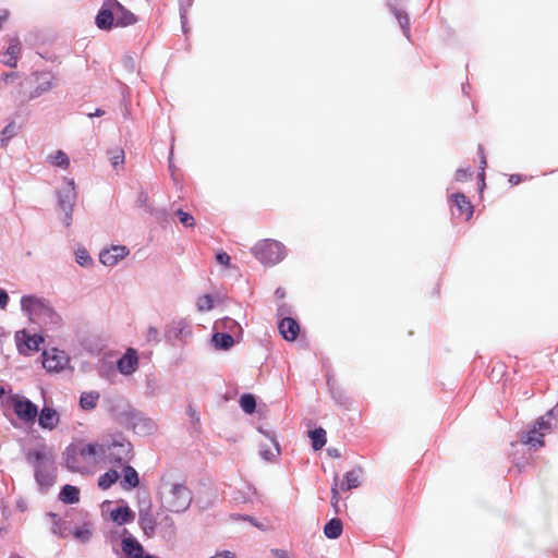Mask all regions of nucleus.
Instances as JSON below:
<instances>
[{
    "label": "nucleus",
    "instance_id": "44",
    "mask_svg": "<svg viewBox=\"0 0 558 558\" xmlns=\"http://www.w3.org/2000/svg\"><path fill=\"white\" fill-rule=\"evenodd\" d=\"M271 555H274L276 558H289V554L287 550L283 549H271Z\"/></svg>",
    "mask_w": 558,
    "mask_h": 558
},
{
    "label": "nucleus",
    "instance_id": "53",
    "mask_svg": "<svg viewBox=\"0 0 558 558\" xmlns=\"http://www.w3.org/2000/svg\"><path fill=\"white\" fill-rule=\"evenodd\" d=\"M338 401L342 404H344L347 401H348V398L347 397H343V396H339V399Z\"/></svg>",
    "mask_w": 558,
    "mask_h": 558
},
{
    "label": "nucleus",
    "instance_id": "17",
    "mask_svg": "<svg viewBox=\"0 0 558 558\" xmlns=\"http://www.w3.org/2000/svg\"><path fill=\"white\" fill-rule=\"evenodd\" d=\"M21 43L19 39H12L8 46V49L3 53V62L14 68L17 64L20 54H21Z\"/></svg>",
    "mask_w": 558,
    "mask_h": 558
},
{
    "label": "nucleus",
    "instance_id": "9",
    "mask_svg": "<svg viewBox=\"0 0 558 558\" xmlns=\"http://www.w3.org/2000/svg\"><path fill=\"white\" fill-rule=\"evenodd\" d=\"M111 7L109 0L104 1L96 16V25L98 28L109 31L116 25V8Z\"/></svg>",
    "mask_w": 558,
    "mask_h": 558
},
{
    "label": "nucleus",
    "instance_id": "4",
    "mask_svg": "<svg viewBox=\"0 0 558 558\" xmlns=\"http://www.w3.org/2000/svg\"><path fill=\"white\" fill-rule=\"evenodd\" d=\"M101 448L100 460L110 464L122 465L128 462L132 451V445L126 439H113L110 444L98 445Z\"/></svg>",
    "mask_w": 558,
    "mask_h": 558
},
{
    "label": "nucleus",
    "instance_id": "29",
    "mask_svg": "<svg viewBox=\"0 0 558 558\" xmlns=\"http://www.w3.org/2000/svg\"><path fill=\"white\" fill-rule=\"evenodd\" d=\"M213 341L216 348L223 350L230 349L234 343L232 336L220 332H217L213 336Z\"/></svg>",
    "mask_w": 558,
    "mask_h": 558
},
{
    "label": "nucleus",
    "instance_id": "2",
    "mask_svg": "<svg viewBox=\"0 0 558 558\" xmlns=\"http://www.w3.org/2000/svg\"><path fill=\"white\" fill-rule=\"evenodd\" d=\"M161 502L168 511L183 512L192 502V492L182 484H171L161 492Z\"/></svg>",
    "mask_w": 558,
    "mask_h": 558
},
{
    "label": "nucleus",
    "instance_id": "31",
    "mask_svg": "<svg viewBox=\"0 0 558 558\" xmlns=\"http://www.w3.org/2000/svg\"><path fill=\"white\" fill-rule=\"evenodd\" d=\"M99 395L97 392H83L80 398V404L84 410H92L97 405Z\"/></svg>",
    "mask_w": 558,
    "mask_h": 558
},
{
    "label": "nucleus",
    "instance_id": "24",
    "mask_svg": "<svg viewBox=\"0 0 558 558\" xmlns=\"http://www.w3.org/2000/svg\"><path fill=\"white\" fill-rule=\"evenodd\" d=\"M140 525L147 536H151L155 533L156 520L149 512H141Z\"/></svg>",
    "mask_w": 558,
    "mask_h": 558
},
{
    "label": "nucleus",
    "instance_id": "35",
    "mask_svg": "<svg viewBox=\"0 0 558 558\" xmlns=\"http://www.w3.org/2000/svg\"><path fill=\"white\" fill-rule=\"evenodd\" d=\"M110 161L114 169L122 167L124 163V151L122 148L112 149L110 153Z\"/></svg>",
    "mask_w": 558,
    "mask_h": 558
},
{
    "label": "nucleus",
    "instance_id": "19",
    "mask_svg": "<svg viewBox=\"0 0 558 558\" xmlns=\"http://www.w3.org/2000/svg\"><path fill=\"white\" fill-rule=\"evenodd\" d=\"M122 550L130 558H141L143 555V546L133 537L122 539Z\"/></svg>",
    "mask_w": 558,
    "mask_h": 558
},
{
    "label": "nucleus",
    "instance_id": "6",
    "mask_svg": "<svg viewBox=\"0 0 558 558\" xmlns=\"http://www.w3.org/2000/svg\"><path fill=\"white\" fill-rule=\"evenodd\" d=\"M77 197L73 179H64V185L59 191V205L66 214V226L72 220L73 206Z\"/></svg>",
    "mask_w": 558,
    "mask_h": 558
},
{
    "label": "nucleus",
    "instance_id": "45",
    "mask_svg": "<svg viewBox=\"0 0 558 558\" xmlns=\"http://www.w3.org/2000/svg\"><path fill=\"white\" fill-rule=\"evenodd\" d=\"M9 301V296L4 290L0 289V307H4Z\"/></svg>",
    "mask_w": 558,
    "mask_h": 558
},
{
    "label": "nucleus",
    "instance_id": "55",
    "mask_svg": "<svg viewBox=\"0 0 558 558\" xmlns=\"http://www.w3.org/2000/svg\"><path fill=\"white\" fill-rule=\"evenodd\" d=\"M141 558H156V557H154V556H151V555H146V556H143V555H142V556H141Z\"/></svg>",
    "mask_w": 558,
    "mask_h": 558
},
{
    "label": "nucleus",
    "instance_id": "11",
    "mask_svg": "<svg viewBox=\"0 0 558 558\" xmlns=\"http://www.w3.org/2000/svg\"><path fill=\"white\" fill-rule=\"evenodd\" d=\"M117 367L121 374H133L138 367L137 351L133 348H129L124 355L118 360Z\"/></svg>",
    "mask_w": 558,
    "mask_h": 558
},
{
    "label": "nucleus",
    "instance_id": "15",
    "mask_svg": "<svg viewBox=\"0 0 558 558\" xmlns=\"http://www.w3.org/2000/svg\"><path fill=\"white\" fill-rule=\"evenodd\" d=\"M278 329L282 338L287 341H294L300 333L299 323L291 317L282 318L278 324Z\"/></svg>",
    "mask_w": 558,
    "mask_h": 558
},
{
    "label": "nucleus",
    "instance_id": "43",
    "mask_svg": "<svg viewBox=\"0 0 558 558\" xmlns=\"http://www.w3.org/2000/svg\"><path fill=\"white\" fill-rule=\"evenodd\" d=\"M400 26L408 32L409 31V17L407 15H398Z\"/></svg>",
    "mask_w": 558,
    "mask_h": 558
},
{
    "label": "nucleus",
    "instance_id": "1",
    "mask_svg": "<svg viewBox=\"0 0 558 558\" xmlns=\"http://www.w3.org/2000/svg\"><path fill=\"white\" fill-rule=\"evenodd\" d=\"M100 452L98 444L76 441L64 451L65 465L71 472L89 474L100 461Z\"/></svg>",
    "mask_w": 558,
    "mask_h": 558
},
{
    "label": "nucleus",
    "instance_id": "37",
    "mask_svg": "<svg viewBox=\"0 0 558 558\" xmlns=\"http://www.w3.org/2000/svg\"><path fill=\"white\" fill-rule=\"evenodd\" d=\"M51 162L52 165L61 168H68L70 165L68 156L62 150L56 151V154L51 157Z\"/></svg>",
    "mask_w": 558,
    "mask_h": 558
},
{
    "label": "nucleus",
    "instance_id": "50",
    "mask_svg": "<svg viewBox=\"0 0 558 558\" xmlns=\"http://www.w3.org/2000/svg\"><path fill=\"white\" fill-rule=\"evenodd\" d=\"M189 414L192 418L198 421V417L196 416V411L192 407H189Z\"/></svg>",
    "mask_w": 558,
    "mask_h": 558
},
{
    "label": "nucleus",
    "instance_id": "8",
    "mask_svg": "<svg viewBox=\"0 0 558 558\" xmlns=\"http://www.w3.org/2000/svg\"><path fill=\"white\" fill-rule=\"evenodd\" d=\"M68 362L65 353L57 349L45 351L43 354V366L48 372H59L66 366Z\"/></svg>",
    "mask_w": 558,
    "mask_h": 558
},
{
    "label": "nucleus",
    "instance_id": "7",
    "mask_svg": "<svg viewBox=\"0 0 558 558\" xmlns=\"http://www.w3.org/2000/svg\"><path fill=\"white\" fill-rule=\"evenodd\" d=\"M13 409L17 417L25 423H34L38 415L37 407L26 398H14Z\"/></svg>",
    "mask_w": 558,
    "mask_h": 558
},
{
    "label": "nucleus",
    "instance_id": "22",
    "mask_svg": "<svg viewBox=\"0 0 558 558\" xmlns=\"http://www.w3.org/2000/svg\"><path fill=\"white\" fill-rule=\"evenodd\" d=\"M342 522L338 518H333L324 526V534L330 539H336L342 534Z\"/></svg>",
    "mask_w": 558,
    "mask_h": 558
},
{
    "label": "nucleus",
    "instance_id": "27",
    "mask_svg": "<svg viewBox=\"0 0 558 558\" xmlns=\"http://www.w3.org/2000/svg\"><path fill=\"white\" fill-rule=\"evenodd\" d=\"M43 338L39 336H26L23 344H20V351L26 353L27 351H38Z\"/></svg>",
    "mask_w": 558,
    "mask_h": 558
},
{
    "label": "nucleus",
    "instance_id": "49",
    "mask_svg": "<svg viewBox=\"0 0 558 558\" xmlns=\"http://www.w3.org/2000/svg\"><path fill=\"white\" fill-rule=\"evenodd\" d=\"M275 295L278 298V299H283L286 296V291L284 289L282 288H278L276 291H275Z\"/></svg>",
    "mask_w": 558,
    "mask_h": 558
},
{
    "label": "nucleus",
    "instance_id": "10",
    "mask_svg": "<svg viewBox=\"0 0 558 558\" xmlns=\"http://www.w3.org/2000/svg\"><path fill=\"white\" fill-rule=\"evenodd\" d=\"M26 457L27 461L36 469V480L39 483H44V471L49 462L47 452L45 450H32Z\"/></svg>",
    "mask_w": 558,
    "mask_h": 558
},
{
    "label": "nucleus",
    "instance_id": "12",
    "mask_svg": "<svg viewBox=\"0 0 558 558\" xmlns=\"http://www.w3.org/2000/svg\"><path fill=\"white\" fill-rule=\"evenodd\" d=\"M129 254V250L123 245H114L110 248L101 251L99 254L100 262L106 266H114Z\"/></svg>",
    "mask_w": 558,
    "mask_h": 558
},
{
    "label": "nucleus",
    "instance_id": "3",
    "mask_svg": "<svg viewBox=\"0 0 558 558\" xmlns=\"http://www.w3.org/2000/svg\"><path fill=\"white\" fill-rule=\"evenodd\" d=\"M252 253L262 264L272 266L284 258L286 247L277 240L264 239L253 246Z\"/></svg>",
    "mask_w": 558,
    "mask_h": 558
},
{
    "label": "nucleus",
    "instance_id": "42",
    "mask_svg": "<svg viewBox=\"0 0 558 558\" xmlns=\"http://www.w3.org/2000/svg\"><path fill=\"white\" fill-rule=\"evenodd\" d=\"M10 12L5 8H0V29L2 28L3 23L8 20Z\"/></svg>",
    "mask_w": 558,
    "mask_h": 558
},
{
    "label": "nucleus",
    "instance_id": "21",
    "mask_svg": "<svg viewBox=\"0 0 558 558\" xmlns=\"http://www.w3.org/2000/svg\"><path fill=\"white\" fill-rule=\"evenodd\" d=\"M140 484V478L136 470L131 465L123 466V481L121 482L122 487L135 488Z\"/></svg>",
    "mask_w": 558,
    "mask_h": 558
},
{
    "label": "nucleus",
    "instance_id": "41",
    "mask_svg": "<svg viewBox=\"0 0 558 558\" xmlns=\"http://www.w3.org/2000/svg\"><path fill=\"white\" fill-rule=\"evenodd\" d=\"M216 258L221 265L228 266L230 264V256L226 252L218 253Z\"/></svg>",
    "mask_w": 558,
    "mask_h": 558
},
{
    "label": "nucleus",
    "instance_id": "34",
    "mask_svg": "<svg viewBox=\"0 0 558 558\" xmlns=\"http://www.w3.org/2000/svg\"><path fill=\"white\" fill-rule=\"evenodd\" d=\"M339 477L338 475L333 478V484L331 486V506L336 512H339V502H340V494H339Z\"/></svg>",
    "mask_w": 558,
    "mask_h": 558
},
{
    "label": "nucleus",
    "instance_id": "47",
    "mask_svg": "<svg viewBox=\"0 0 558 558\" xmlns=\"http://www.w3.org/2000/svg\"><path fill=\"white\" fill-rule=\"evenodd\" d=\"M521 175L520 174H511L510 178H509V182L512 184V185H517L521 182Z\"/></svg>",
    "mask_w": 558,
    "mask_h": 558
},
{
    "label": "nucleus",
    "instance_id": "33",
    "mask_svg": "<svg viewBox=\"0 0 558 558\" xmlns=\"http://www.w3.org/2000/svg\"><path fill=\"white\" fill-rule=\"evenodd\" d=\"M240 405L247 414H252L256 409V400L253 395L245 393L240 399Z\"/></svg>",
    "mask_w": 558,
    "mask_h": 558
},
{
    "label": "nucleus",
    "instance_id": "26",
    "mask_svg": "<svg viewBox=\"0 0 558 558\" xmlns=\"http://www.w3.org/2000/svg\"><path fill=\"white\" fill-rule=\"evenodd\" d=\"M310 438L312 439V447L314 450H320L327 441L326 430L324 428H316L308 433Z\"/></svg>",
    "mask_w": 558,
    "mask_h": 558
},
{
    "label": "nucleus",
    "instance_id": "28",
    "mask_svg": "<svg viewBox=\"0 0 558 558\" xmlns=\"http://www.w3.org/2000/svg\"><path fill=\"white\" fill-rule=\"evenodd\" d=\"M111 518L116 523L124 524L133 518V514L128 507H119L111 511Z\"/></svg>",
    "mask_w": 558,
    "mask_h": 558
},
{
    "label": "nucleus",
    "instance_id": "20",
    "mask_svg": "<svg viewBox=\"0 0 558 558\" xmlns=\"http://www.w3.org/2000/svg\"><path fill=\"white\" fill-rule=\"evenodd\" d=\"M259 454L264 460L271 461L279 454L278 442L272 438L268 439L266 442H262L259 445Z\"/></svg>",
    "mask_w": 558,
    "mask_h": 558
},
{
    "label": "nucleus",
    "instance_id": "32",
    "mask_svg": "<svg viewBox=\"0 0 558 558\" xmlns=\"http://www.w3.org/2000/svg\"><path fill=\"white\" fill-rule=\"evenodd\" d=\"M22 310L32 315L37 308L41 307V302L34 296H23L21 300Z\"/></svg>",
    "mask_w": 558,
    "mask_h": 558
},
{
    "label": "nucleus",
    "instance_id": "39",
    "mask_svg": "<svg viewBox=\"0 0 558 558\" xmlns=\"http://www.w3.org/2000/svg\"><path fill=\"white\" fill-rule=\"evenodd\" d=\"M76 260L81 266H86L92 263V258L86 250H78L76 252Z\"/></svg>",
    "mask_w": 558,
    "mask_h": 558
},
{
    "label": "nucleus",
    "instance_id": "18",
    "mask_svg": "<svg viewBox=\"0 0 558 558\" xmlns=\"http://www.w3.org/2000/svg\"><path fill=\"white\" fill-rule=\"evenodd\" d=\"M361 474H362L361 468H356L351 471H348L344 474L343 481L341 483H339L340 489L341 490H350L353 488H357L361 484V481H360Z\"/></svg>",
    "mask_w": 558,
    "mask_h": 558
},
{
    "label": "nucleus",
    "instance_id": "40",
    "mask_svg": "<svg viewBox=\"0 0 558 558\" xmlns=\"http://www.w3.org/2000/svg\"><path fill=\"white\" fill-rule=\"evenodd\" d=\"M471 178L470 169H459L456 171L454 179L459 182H464Z\"/></svg>",
    "mask_w": 558,
    "mask_h": 558
},
{
    "label": "nucleus",
    "instance_id": "51",
    "mask_svg": "<svg viewBox=\"0 0 558 558\" xmlns=\"http://www.w3.org/2000/svg\"><path fill=\"white\" fill-rule=\"evenodd\" d=\"M480 180H481L482 186H484L485 185V172L484 171H482L480 173Z\"/></svg>",
    "mask_w": 558,
    "mask_h": 558
},
{
    "label": "nucleus",
    "instance_id": "5",
    "mask_svg": "<svg viewBox=\"0 0 558 558\" xmlns=\"http://www.w3.org/2000/svg\"><path fill=\"white\" fill-rule=\"evenodd\" d=\"M551 430V424L543 418L535 422L534 426L521 436V441L534 449L544 446V437Z\"/></svg>",
    "mask_w": 558,
    "mask_h": 558
},
{
    "label": "nucleus",
    "instance_id": "25",
    "mask_svg": "<svg viewBox=\"0 0 558 558\" xmlns=\"http://www.w3.org/2000/svg\"><path fill=\"white\" fill-rule=\"evenodd\" d=\"M119 477L120 474L117 470H109L102 475H100V477L98 478V486L101 489L106 490L110 488L119 480Z\"/></svg>",
    "mask_w": 558,
    "mask_h": 558
},
{
    "label": "nucleus",
    "instance_id": "48",
    "mask_svg": "<svg viewBox=\"0 0 558 558\" xmlns=\"http://www.w3.org/2000/svg\"><path fill=\"white\" fill-rule=\"evenodd\" d=\"M478 150L481 154V168H482V171H484L485 167H486V157L484 155V149L482 147H480Z\"/></svg>",
    "mask_w": 558,
    "mask_h": 558
},
{
    "label": "nucleus",
    "instance_id": "46",
    "mask_svg": "<svg viewBox=\"0 0 558 558\" xmlns=\"http://www.w3.org/2000/svg\"><path fill=\"white\" fill-rule=\"evenodd\" d=\"M158 336V331L156 328L150 327L147 331V339L148 340H156Z\"/></svg>",
    "mask_w": 558,
    "mask_h": 558
},
{
    "label": "nucleus",
    "instance_id": "38",
    "mask_svg": "<svg viewBox=\"0 0 558 558\" xmlns=\"http://www.w3.org/2000/svg\"><path fill=\"white\" fill-rule=\"evenodd\" d=\"M177 216L179 217L180 222L184 227L193 228L195 226V219L191 214L183 211L182 209H179L177 210Z\"/></svg>",
    "mask_w": 558,
    "mask_h": 558
},
{
    "label": "nucleus",
    "instance_id": "14",
    "mask_svg": "<svg viewBox=\"0 0 558 558\" xmlns=\"http://www.w3.org/2000/svg\"><path fill=\"white\" fill-rule=\"evenodd\" d=\"M451 202L457 209L459 217L470 220L474 213V207L469 198L462 193H456L451 196Z\"/></svg>",
    "mask_w": 558,
    "mask_h": 558
},
{
    "label": "nucleus",
    "instance_id": "54",
    "mask_svg": "<svg viewBox=\"0 0 558 558\" xmlns=\"http://www.w3.org/2000/svg\"><path fill=\"white\" fill-rule=\"evenodd\" d=\"M4 393H5L4 388L2 386H0V398L3 397Z\"/></svg>",
    "mask_w": 558,
    "mask_h": 558
},
{
    "label": "nucleus",
    "instance_id": "13",
    "mask_svg": "<svg viewBox=\"0 0 558 558\" xmlns=\"http://www.w3.org/2000/svg\"><path fill=\"white\" fill-rule=\"evenodd\" d=\"M111 8H116V26L126 27L137 22L136 16L124 8L118 0H109Z\"/></svg>",
    "mask_w": 558,
    "mask_h": 558
},
{
    "label": "nucleus",
    "instance_id": "30",
    "mask_svg": "<svg viewBox=\"0 0 558 558\" xmlns=\"http://www.w3.org/2000/svg\"><path fill=\"white\" fill-rule=\"evenodd\" d=\"M17 125L14 121L10 122L0 133V146L5 147L9 141L16 135Z\"/></svg>",
    "mask_w": 558,
    "mask_h": 558
},
{
    "label": "nucleus",
    "instance_id": "16",
    "mask_svg": "<svg viewBox=\"0 0 558 558\" xmlns=\"http://www.w3.org/2000/svg\"><path fill=\"white\" fill-rule=\"evenodd\" d=\"M59 422L60 416L54 409L49 407L43 408L38 417V423L41 428L52 430L58 426Z\"/></svg>",
    "mask_w": 558,
    "mask_h": 558
},
{
    "label": "nucleus",
    "instance_id": "36",
    "mask_svg": "<svg viewBox=\"0 0 558 558\" xmlns=\"http://www.w3.org/2000/svg\"><path fill=\"white\" fill-rule=\"evenodd\" d=\"M196 305L201 312L210 311L214 307V299L209 294H204L198 298Z\"/></svg>",
    "mask_w": 558,
    "mask_h": 558
},
{
    "label": "nucleus",
    "instance_id": "23",
    "mask_svg": "<svg viewBox=\"0 0 558 558\" xmlns=\"http://www.w3.org/2000/svg\"><path fill=\"white\" fill-rule=\"evenodd\" d=\"M60 499L65 504H75L80 500V489L72 485H64L61 493Z\"/></svg>",
    "mask_w": 558,
    "mask_h": 558
},
{
    "label": "nucleus",
    "instance_id": "52",
    "mask_svg": "<svg viewBox=\"0 0 558 558\" xmlns=\"http://www.w3.org/2000/svg\"><path fill=\"white\" fill-rule=\"evenodd\" d=\"M102 114H104V111H102V110H100V109H97V110L95 111V113H90L89 116H90V117H93V116H102Z\"/></svg>",
    "mask_w": 558,
    "mask_h": 558
}]
</instances>
